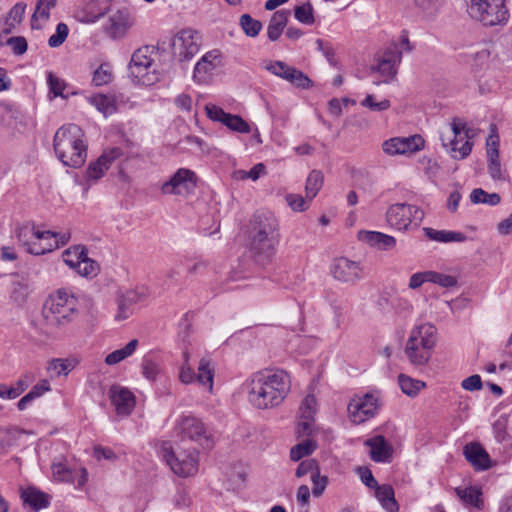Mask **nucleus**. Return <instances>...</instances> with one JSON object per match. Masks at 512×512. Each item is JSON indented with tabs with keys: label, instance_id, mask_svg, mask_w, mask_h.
<instances>
[{
	"label": "nucleus",
	"instance_id": "1",
	"mask_svg": "<svg viewBox=\"0 0 512 512\" xmlns=\"http://www.w3.org/2000/svg\"><path fill=\"white\" fill-rule=\"evenodd\" d=\"M291 390V378L282 369H265L248 381V400L257 409H271L282 404Z\"/></svg>",
	"mask_w": 512,
	"mask_h": 512
},
{
	"label": "nucleus",
	"instance_id": "24",
	"mask_svg": "<svg viewBox=\"0 0 512 512\" xmlns=\"http://www.w3.org/2000/svg\"><path fill=\"white\" fill-rule=\"evenodd\" d=\"M109 397L118 414L128 415L134 408V395L125 387L113 385L109 390Z\"/></svg>",
	"mask_w": 512,
	"mask_h": 512
},
{
	"label": "nucleus",
	"instance_id": "58",
	"mask_svg": "<svg viewBox=\"0 0 512 512\" xmlns=\"http://www.w3.org/2000/svg\"><path fill=\"white\" fill-rule=\"evenodd\" d=\"M47 81L49 85L50 92L53 93L54 97H64L63 91L65 89V83L59 79L58 77L54 76L52 72H48L47 74Z\"/></svg>",
	"mask_w": 512,
	"mask_h": 512
},
{
	"label": "nucleus",
	"instance_id": "9",
	"mask_svg": "<svg viewBox=\"0 0 512 512\" xmlns=\"http://www.w3.org/2000/svg\"><path fill=\"white\" fill-rule=\"evenodd\" d=\"M175 431L182 441L195 442L203 448H211L210 433L201 419L192 415H182L176 422Z\"/></svg>",
	"mask_w": 512,
	"mask_h": 512
},
{
	"label": "nucleus",
	"instance_id": "36",
	"mask_svg": "<svg viewBox=\"0 0 512 512\" xmlns=\"http://www.w3.org/2000/svg\"><path fill=\"white\" fill-rule=\"evenodd\" d=\"M398 384L401 391L409 397L417 396L418 393L426 387L425 382L414 379L405 374H400L398 376Z\"/></svg>",
	"mask_w": 512,
	"mask_h": 512
},
{
	"label": "nucleus",
	"instance_id": "64",
	"mask_svg": "<svg viewBox=\"0 0 512 512\" xmlns=\"http://www.w3.org/2000/svg\"><path fill=\"white\" fill-rule=\"evenodd\" d=\"M429 281V270L420 271L410 276L408 287L412 290H415L420 288L424 283H428Z\"/></svg>",
	"mask_w": 512,
	"mask_h": 512
},
{
	"label": "nucleus",
	"instance_id": "29",
	"mask_svg": "<svg viewBox=\"0 0 512 512\" xmlns=\"http://www.w3.org/2000/svg\"><path fill=\"white\" fill-rule=\"evenodd\" d=\"M40 229L34 224L26 223L18 227L16 230V237L26 251L31 254V249L35 246L37 239L39 238Z\"/></svg>",
	"mask_w": 512,
	"mask_h": 512
},
{
	"label": "nucleus",
	"instance_id": "43",
	"mask_svg": "<svg viewBox=\"0 0 512 512\" xmlns=\"http://www.w3.org/2000/svg\"><path fill=\"white\" fill-rule=\"evenodd\" d=\"M316 447L317 445L313 440L306 439L291 448L290 458L292 461H299L303 457L312 454Z\"/></svg>",
	"mask_w": 512,
	"mask_h": 512
},
{
	"label": "nucleus",
	"instance_id": "2",
	"mask_svg": "<svg viewBox=\"0 0 512 512\" xmlns=\"http://www.w3.org/2000/svg\"><path fill=\"white\" fill-rule=\"evenodd\" d=\"M280 241L279 222L268 211L257 212L250 221L249 250L260 264L268 263L275 255Z\"/></svg>",
	"mask_w": 512,
	"mask_h": 512
},
{
	"label": "nucleus",
	"instance_id": "46",
	"mask_svg": "<svg viewBox=\"0 0 512 512\" xmlns=\"http://www.w3.org/2000/svg\"><path fill=\"white\" fill-rule=\"evenodd\" d=\"M51 468L55 480L67 483L75 482V471L68 468L64 463L54 462Z\"/></svg>",
	"mask_w": 512,
	"mask_h": 512
},
{
	"label": "nucleus",
	"instance_id": "38",
	"mask_svg": "<svg viewBox=\"0 0 512 512\" xmlns=\"http://www.w3.org/2000/svg\"><path fill=\"white\" fill-rule=\"evenodd\" d=\"M89 102L104 116L111 115L116 112L117 105L114 97L104 94H96L89 98Z\"/></svg>",
	"mask_w": 512,
	"mask_h": 512
},
{
	"label": "nucleus",
	"instance_id": "21",
	"mask_svg": "<svg viewBox=\"0 0 512 512\" xmlns=\"http://www.w3.org/2000/svg\"><path fill=\"white\" fill-rule=\"evenodd\" d=\"M377 408L378 400L373 394L355 397L348 405L349 418L355 424L364 423L375 415Z\"/></svg>",
	"mask_w": 512,
	"mask_h": 512
},
{
	"label": "nucleus",
	"instance_id": "59",
	"mask_svg": "<svg viewBox=\"0 0 512 512\" xmlns=\"http://www.w3.org/2000/svg\"><path fill=\"white\" fill-rule=\"evenodd\" d=\"M415 5L427 15H433L442 5L443 0H413Z\"/></svg>",
	"mask_w": 512,
	"mask_h": 512
},
{
	"label": "nucleus",
	"instance_id": "42",
	"mask_svg": "<svg viewBox=\"0 0 512 512\" xmlns=\"http://www.w3.org/2000/svg\"><path fill=\"white\" fill-rule=\"evenodd\" d=\"M112 67L108 63L101 64L93 73L92 84L94 86H103L113 81Z\"/></svg>",
	"mask_w": 512,
	"mask_h": 512
},
{
	"label": "nucleus",
	"instance_id": "3",
	"mask_svg": "<svg viewBox=\"0 0 512 512\" xmlns=\"http://www.w3.org/2000/svg\"><path fill=\"white\" fill-rule=\"evenodd\" d=\"M54 151L64 166L78 169L87 159L88 143L82 128L70 123L60 127L54 135Z\"/></svg>",
	"mask_w": 512,
	"mask_h": 512
},
{
	"label": "nucleus",
	"instance_id": "55",
	"mask_svg": "<svg viewBox=\"0 0 512 512\" xmlns=\"http://www.w3.org/2000/svg\"><path fill=\"white\" fill-rule=\"evenodd\" d=\"M26 10V4L19 2L16 3L9 11L7 17L5 18L8 20L9 23H12V25H19L24 17Z\"/></svg>",
	"mask_w": 512,
	"mask_h": 512
},
{
	"label": "nucleus",
	"instance_id": "61",
	"mask_svg": "<svg viewBox=\"0 0 512 512\" xmlns=\"http://www.w3.org/2000/svg\"><path fill=\"white\" fill-rule=\"evenodd\" d=\"M51 9L52 8H50L48 6H45V5H42V4H39L37 2L36 9H35V11L33 13L32 21H31L32 28H40L39 25H36V22L38 20L46 22L49 19V15H50V10Z\"/></svg>",
	"mask_w": 512,
	"mask_h": 512
},
{
	"label": "nucleus",
	"instance_id": "7",
	"mask_svg": "<svg viewBox=\"0 0 512 512\" xmlns=\"http://www.w3.org/2000/svg\"><path fill=\"white\" fill-rule=\"evenodd\" d=\"M468 13L486 26L504 24L509 17L504 0H469Z\"/></svg>",
	"mask_w": 512,
	"mask_h": 512
},
{
	"label": "nucleus",
	"instance_id": "11",
	"mask_svg": "<svg viewBox=\"0 0 512 512\" xmlns=\"http://www.w3.org/2000/svg\"><path fill=\"white\" fill-rule=\"evenodd\" d=\"M63 262L83 277L96 276L99 266L96 261L87 255V249L83 245H73L62 252Z\"/></svg>",
	"mask_w": 512,
	"mask_h": 512
},
{
	"label": "nucleus",
	"instance_id": "30",
	"mask_svg": "<svg viewBox=\"0 0 512 512\" xmlns=\"http://www.w3.org/2000/svg\"><path fill=\"white\" fill-rule=\"evenodd\" d=\"M289 14L290 12L287 10H279L272 15L267 27V36L271 41L279 39L288 22Z\"/></svg>",
	"mask_w": 512,
	"mask_h": 512
},
{
	"label": "nucleus",
	"instance_id": "12",
	"mask_svg": "<svg viewBox=\"0 0 512 512\" xmlns=\"http://www.w3.org/2000/svg\"><path fill=\"white\" fill-rule=\"evenodd\" d=\"M202 37L191 28L180 30L172 40V53L180 62L191 60L200 50Z\"/></svg>",
	"mask_w": 512,
	"mask_h": 512
},
{
	"label": "nucleus",
	"instance_id": "22",
	"mask_svg": "<svg viewBox=\"0 0 512 512\" xmlns=\"http://www.w3.org/2000/svg\"><path fill=\"white\" fill-rule=\"evenodd\" d=\"M38 236L35 246L31 249L32 255H43L64 246L70 240L71 234L40 230Z\"/></svg>",
	"mask_w": 512,
	"mask_h": 512
},
{
	"label": "nucleus",
	"instance_id": "20",
	"mask_svg": "<svg viewBox=\"0 0 512 512\" xmlns=\"http://www.w3.org/2000/svg\"><path fill=\"white\" fill-rule=\"evenodd\" d=\"M205 110L209 119L220 122L233 132L249 134L252 131L249 123L240 115L227 113L215 104H207Z\"/></svg>",
	"mask_w": 512,
	"mask_h": 512
},
{
	"label": "nucleus",
	"instance_id": "35",
	"mask_svg": "<svg viewBox=\"0 0 512 512\" xmlns=\"http://www.w3.org/2000/svg\"><path fill=\"white\" fill-rule=\"evenodd\" d=\"M24 503L30 505L35 511L48 506L49 501L46 494L35 488H27L21 495Z\"/></svg>",
	"mask_w": 512,
	"mask_h": 512
},
{
	"label": "nucleus",
	"instance_id": "41",
	"mask_svg": "<svg viewBox=\"0 0 512 512\" xmlns=\"http://www.w3.org/2000/svg\"><path fill=\"white\" fill-rule=\"evenodd\" d=\"M76 361L73 359H53L48 365V371L55 376H67L75 367Z\"/></svg>",
	"mask_w": 512,
	"mask_h": 512
},
{
	"label": "nucleus",
	"instance_id": "53",
	"mask_svg": "<svg viewBox=\"0 0 512 512\" xmlns=\"http://www.w3.org/2000/svg\"><path fill=\"white\" fill-rule=\"evenodd\" d=\"M363 107L370 109L371 111H384L390 107V101L388 99H383L381 101H376L375 96L372 94H368L366 98L361 102Z\"/></svg>",
	"mask_w": 512,
	"mask_h": 512
},
{
	"label": "nucleus",
	"instance_id": "33",
	"mask_svg": "<svg viewBox=\"0 0 512 512\" xmlns=\"http://www.w3.org/2000/svg\"><path fill=\"white\" fill-rule=\"evenodd\" d=\"M423 230L427 238L436 242H464L467 238L466 235L461 232L436 230L433 228H424Z\"/></svg>",
	"mask_w": 512,
	"mask_h": 512
},
{
	"label": "nucleus",
	"instance_id": "18",
	"mask_svg": "<svg viewBox=\"0 0 512 512\" xmlns=\"http://www.w3.org/2000/svg\"><path fill=\"white\" fill-rule=\"evenodd\" d=\"M214 372L211 367V361L207 358H202L198 365V373L195 374L190 364H182L179 372V380L183 384H191L197 381L200 385L205 387L208 392L213 390Z\"/></svg>",
	"mask_w": 512,
	"mask_h": 512
},
{
	"label": "nucleus",
	"instance_id": "15",
	"mask_svg": "<svg viewBox=\"0 0 512 512\" xmlns=\"http://www.w3.org/2000/svg\"><path fill=\"white\" fill-rule=\"evenodd\" d=\"M153 53V47L143 46L132 54L129 64L131 76L144 85H150L157 79L156 76H150V69L153 66Z\"/></svg>",
	"mask_w": 512,
	"mask_h": 512
},
{
	"label": "nucleus",
	"instance_id": "5",
	"mask_svg": "<svg viewBox=\"0 0 512 512\" xmlns=\"http://www.w3.org/2000/svg\"><path fill=\"white\" fill-rule=\"evenodd\" d=\"M78 312V299L68 289H58L46 300L42 315L50 327H59L71 322Z\"/></svg>",
	"mask_w": 512,
	"mask_h": 512
},
{
	"label": "nucleus",
	"instance_id": "28",
	"mask_svg": "<svg viewBox=\"0 0 512 512\" xmlns=\"http://www.w3.org/2000/svg\"><path fill=\"white\" fill-rule=\"evenodd\" d=\"M456 495L466 506H472L478 510L483 508L482 490L478 486L456 487Z\"/></svg>",
	"mask_w": 512,
	"mask_h": 512
},
{
	"label": "nucleus",
	"instance_id": "27",
	"mask_svg": "<svg viewBox=\"0 0 512 512\" xmlns=\"http://www.w3.org/2000/svg\"><path fill=\"white\" fill-rule=\"evenodd\" d=\"M358 239L380 250H390L396 245V239L393 236L377 231H360Z\"/></svg>",
	"mask_w": 512,
	"mask_h": 512
},
{
	"label": "nucleus",
	"instance_id": "8",
	"mask_svg": "<svg viewBox=\"0 0 512 512\" xmlns=\"http://www.w3.org/2000/svg\"><path fill=\"white\" fill-rule=\"evenodd\" d=\"M471 129L460 119H453L448 133H441V141L444 147L450 148L453 158L464 159L472 150V143L469 141Z\"/></svg>",
	"mask_w": 512,
	"mask_h": 512
},
{
	"label": "nucleus",
	"instance_id": "17",
	"mask_svg": "<svg viewBox=\"0 0 512 512\" xmlns=\"http://www.w3.org/2000/svg\"><path fill=\"white\" fill-rule=\"evenodd\" d=\"M331 274L339 282L355 284L366 276V271L360 262L339 257L331 265Z\"/></svg>",
	"mask_w": 512,
	"mask_h": 512
},
{
	"label": "nucleus",
	"instance_id": "34",
	"mask_svg": "<svg viewBox=\"0 0 512 512\" xmlns=\"http://www.w3.org/2000/svg\"><path fill=\"white\" fill-rule=\"evenodd\" d=\"M30 383L31 378L26 374L20 377L12 386L0 384V397L3 399H15L29 387Z\"/></svg>",
	"mask_w": 512,
	"mask_h": 512
},
{
	"label": "nucleus",
	"instance_id": "37",
	"mask_svg": "<svg viewBox=\"0 0 512 512\" xmlns=\"http://www.w3.org/2000/svg\"><path fill=\"white\" fill-rule=\"evenodd\" d=\"M137 347H138V340L132 339L123 348L109 353L105 357V363L110 366L118 364L121 361L130 357L136 351Z\"/></svg>",
	"mask_w": 512,
	"mask_h": 512
},
{
	"label": "nucleus",
	"instance_id": "57",
	"mask_svg": "<svg viewBox=\"0 0 512 512\" xmlns=\"http://www.w3.org/2000/svg\"><path fill=\"white\" fill-rule=\"evenodd\" d=\"M486 152L487 158L499 157V136L494 127L486 141Z\"/></svg>",
	"mask_w": 512,
	"mask_h": 512
},
{
	"label": "nucleus",
	"instance_id": "63",
	"mask_svg": "<svg viewBox=\"0 0 512 512\" xmlns=\"http://www.w3.org/2000/svg\"><path fill=\"white\" fill-rule=\"evenodd\" d=\"M382 58L392 63V65H399L402 60V50L398 45H390L384 52Z\"/></svg>",
	"mask_w": 512,
	"mask_h": 512
},
{
	"label": "nucleus",
	"instance_id": "45",
	"mask_svg": "<svg viewBox=\"0 0 512 512\" xmlns=\"http://www.w3.org/2000/svg\"><path fill=\"white\" fill-rule=\"evenodd\" d=\"M141 369L142 375L149 381H155L161 372L160 364L150 356L143 358Z\"/></svg>",
	"mask_w": 512,
	"mask_h": 512
},
{
	"label": "nucleus",
	"instance_id": "6",
	"mask_svg": "<svg viewBox=\"0 0 512 512\" xmlns=\"http://www.w3.org/2000/svg\"><path fill=\"white\" fill-rule=\"evenodd\" d=\"M159 454L171 470L181 477L192 476L198 471V451L195 448L187 451L178 448L175 451L171 442L162 441L159 446Z\"/></svg>",
	"mask_w": 512,
	"mask_h": 512
},
{
	"label": "nucleus",
	"instance_id": "52",
	"mask_svg": "<svg viewBox=\"0 0 512 512\" xmlns=\"http://www.w3.org/2000/svg\"><path fill=\"white\" fill-rule=\"evenodd\" d=\"M68 32V26L65 23H59L56 32L48 39L49 46L55 48L62 45L68 36Z\"/></svg>",
	"mask_w": 512,
	"mask_h": 512
},
{
	"label": "nucleus",
	"instance_id": "51",
	"mask_svg": "<svg viewBox=\"0 0 512 512\" xmlns=\"http://www.w3.org/2000/svg\"><path fill=\"white\" fill-rule=\"evenodd\" d=\"M286 202L293 211L303 212L308 209L311 201L299 194H288L286 196Z\"/></svg>",
	"mask_w": 512,
	"mask_h": 512
},
{
	"label": "nucleus",
	"instance_id": "13",
	"mask_svg": "<svg viewBox=\"0 0 512 512\" xmlns=\"http://www.w3.org/2000/svg\"><path fill=\"white\" fill-rule=\"evenodd\" d=\"M224 66V55L219 49L206 52L195 64L193 80L198 84H208Z\"/></svg>",
	"mask_w": 512,
	"mask_h": 512
},
{
	"label": "nucleus",
	"instance_id": "48",
	"mask_svg": "<svg viewBox=\"0 0 512 512\" xmlns=\"http://www.w3.org/2000/svg\"><path fill=\"white\" fill-rule=\"evenodd\" d=\"M294 16L299 22L306 25H311L315 22L314 10L309 2L296 6Z\"/></svg>",
	"mask_w": 512,
	"mask_h": 512
},
{
	"label": "nucleus",
	"instance_id": "62",
	"mask_svg": "<svg viewBox=\"0 0 512 512\" xmlns=\"http://www.w3.org/2000/svg\"><path fill=\"white\" fill-rule=\"evenodd\" d=\"M6 44L10 46L15 55L24 54L28 48L27 41L22 36L11 37L7 40Z\"/></svg>",
	"mask_w": 512,
	"mask_h": 512
},
{
	"label": "nucleus",
	"instance_id": "60",
	"mask_svg": "<svg viewBox=\"0 0 512 512\" xmlns=\"http://www.w3.org/2000/svg\"><path fill=\"white\" fill-rule=\"evenodd\" d=\"M311 481L313 483L312 493L315 497H320L324 490L326 489L328 479L326 476L320 475V470H318L312 477Z\"/></svg>",
	"mask_w": 512,
	"mask_h": 512
},
{
	"label": "nucleus",
	"instance_id": "23",
	"mask_svg": "<svg viewBox=\"0 0 512 512\" xmlns=\"http://www.w3.org/2000/svg\"><path fill=\"white\" fill-rule=\"evenodd\" d=\"M423 147V139L419 135L407 138L395 137L386 140L383 145V151L391 156L411 154L419 151Z\"/></svg>",
	"mask_w": 512,
	"mask_h": 512
},
{
	"label": "nucleus",
	"instance_id": "40",
	"mask_svg": "<svg viewBox=\"0 0 512 512\" xmlns=\"http://www.w3.org/2000/svg\"><path fill=\"white\" fill-rule=\"evenodd\" d=\"M470 200L474 204L482 203L495 206L500 203L501 198L498 193H487L481 188H476L471 192Z\"/></svg>",
	"mask_w": 512,
	"mask_h": 512
},
{
	"label": "nucleus",
	"instance_id": "16",
	"mask_svg": "<svg viewBox=\"0 0 512 512\" xmlns=\"http://www.w3.org/2000/svg\"><path fill=\"white\" fill-rule=\"evenodd\" d=\"M197 186V176L194 171L179 168L173 176L161 186L164 195L188 196Z\"/></svg>",
	"mask_w": 512,
	"mask_h": 512
},
{
	"label": "nucleus",
	"instance_id": "25",
	"mask_svg": "<svg viewBox=\"0 0 512 512\" xmlns=\"http://www.w3.org/2000/svg\"><path fill=\"white\" fill-rule=\"evenodd\" d=\"M464 455L476 470H486L490 467V457L478 443L467 444L464 447Z\"/></svg>",
	"mask_w": 512,
	"mask_h": 512
},
{
	"label": "nucleus",
	"instance_id": "19",
	"mask_svg": "<svg viewBox=\"0 0 512 512\" xmlns=\"http://www.w3.org/2000/svg\"><path fill=\"white\" fill-rule=\"evenodd\" d=\"M265 69L296 88L309 89L313 86L312 80L306 74L282 61H270L265 65Z\"/></svg>",
	"mask_w": 512,
	"mask_h": 512
},
{
	"label": "nucleus",
	"instance_id": "49",
	"mask_svg": "<svg viewBox=\"0 0 512 512\" xmlns=\"http://www.w3.org/2000/svg\"><path fill=\"white\" fill-rule=\"evenodd\" d=\"M429 279V283H434L444 288H450L457 284L455 277L432 270H429Z\"/></svg>",
	"mask_w": 512,
	"mask_h": 512
},
{
	"label": "nucleus",
	"instance_id": "56",
	"mask_svg": "<svg viewBox=\"0 0 512 512\" xmlns=\"http://www.w3.org/2000/svg\"><path fill=\"white\" fill-rule=\"evenodd\" d=\"M488 173L493 180H505L504 171L499 157L488 158Z\"/></svg>",
	"mask_w": 512,
	"mask_h": 512
},
{
	"label": "nucleus",
	"instance_id": "4",
	"mask_svg": "<svg viewBox=\"0 0 512 512\" xmlns=\"http://www.w3.org/2000/svg\"><path fill=\"white\" fill-rule=\"evenodd\" d=\"M437 343V329L428 322L416 324L410 331L404 353L414 366L426 365Z\"/></svg>",
	"mask_w": 512,
	"mask_h": 512
},
{
	"label": "nucleus",
	"instance_id": "10",
	"mask_svg": "<svg viewBox=\"0 0 512 512\" xmlns=\"http://www.w3.org/2000/svg\"><path fill=\"white\" fill-rule=\"evenodd\" d=\"M424 218V211L412 204L396 203L386 212V221L394 229L408 230L411 225L418 226Z\"/></svg>",
	"mask_w": 512,
	"mask_h": 512
},
{
	"label": "nucleus",
	"instance_id": "54",
	"mask_svg": "<svg viewBox=\"0 0 512 512\" xmlns=\"http://www.w3.org/2000/svg\"><path fill=\"white\" fill-rule=\"evenodd\" d=\"M318 470L319 466L316 460H304L298 465L295 475L297 478H301L307 474H310V477H312Z\"/></svg>",
	"mask_w": 512,
	"mask_h": 512
},
{
	"label": "nucleus",
	"instance_id": "50",
	"mask_svg": "<svg viewBox=\"0 0 512 512\" xmlns=\"http://www.w3.org/2000/svg\"><path fill=\"white\" fill-rule=\"evenodd\" d=\"M397 68V65H392L391 62L385 60L384 58H381L378 64L375 67H373V70L379 72L382 76H384L386 78L384 82L387 83L389 82V80L395 77V75L397 74Z\"/></svg>",
	"mask_w": 512,
	"mask_h": 512
},
{
	"label": "nucleus",
	"instance_id": "47",
	"mask_svg": "<svg viewBox=\"0 0 512 512\" xmlns=\"http://www.w3.org/2000/svg\"><path fill=\"white\" fill-rule=\"evenodd\" d=\"M240 25L249 37H256L262 29L261 22L252 18L249 14H243L240 17Z\"/></svg>",
	"mask_w": 512,
	"mask_h": 512
},
{
	"label": "nucleus",
	"instance_id": "32",
	"mask_svg": "<svg viewBox=\"0 0 512 512\" xmlns=\"http://www.w3.org/2000/svg\"><path fill=\"white\" fill-rule=\"evenodd\" d=\"M136 301L137 295L133 291L119 296L117 299V313L115 314V319L117 321L128 319L133 314V305Z\"/></svg>",
	"mask_w": 512,
	"mask_h": 512
},
{
	"label": "nucleus",
	"instance_id": "39",
	"mask_svg": "<svg viewBox=\"0 0 512 512\" xmlns=\"http://www.w3.org/2000/svg\"><path fill=\"white\" fill-rule=\"evenodd\" d=\"M323 183H324V175L321 171L312 170L309 173V175L306 179V184H305V194H306V198L309 201H312L316 197V195L322 188Z\"/></svg>",
	"mask_w": 512,
	"mask_h": 512
},
{
	"label": "nucleus",
	"instance_id": "31",
	"mask_svg": "<svg viewBox=\"0 0 512 512\" xmlns=\"http://www.w3.org/2000/svg\"><path fill=\"white\" fill-rule=\"evenodd\" d=\"M373 489H375V497L386 511L398 512L399 506L394 497V490L390 485H377Z\"/></svg>",
	"mask_w": 512,
	"mask_h": 512
},
{
	"label": "nucleus",
	"instance_id": "44",
	"mask_svg": "<svg viewBox=\"0 0 512 512\" xmlns=\"http://www.w3.org/2000/svg\"><path fill=\"white\" fill-rule=\"evenodd\" d=\"M317 413V401L312 394H308L301 401L299 407V419H315Z\"/></svg>",
	"mask_w": 512,
	"mask_h": 512
},
{
	"label": "nucleus",
	"instance_id": "14",
	"mask_svg": "<svg viewBox=\"0 0 512 512\" xmlns=\"http://www.w3.org/2000/svg\"><path fill=\"white\" fill-rule=\"evenodd\" d=\"M118 154L117 149L105 151L95 161L89 163L83 173L82 179L77 181V183L83 187L85 193L105 175Z\"/></svg>",
	"mask_w": 512,
	"mask_h": 512
},
{
	"label": "nucleus",
	"instance_id": "26",
	"mask_svg": "<svg viewBox=\"0 0 512 512\" xmlns=\"http://www.w3.org/2000/svg\"><path fill=\"white\" fill-rule=\"evenodd\" d=\"M365 444L370 448V457L375 462H389L392 456V448L381 435H376Z\"/></svg>",
	"mask_w": 512,
	"mask_h": 512
}]
</instances>
